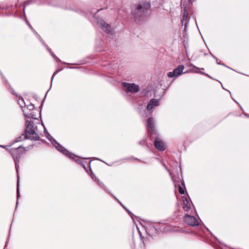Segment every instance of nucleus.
I'll list each match as a JSON object with an SVG mask.
<instances>
[{
    "mask_svg": "<svg viewBox=\"0 0 249 249\" xmlns=\"http://www.w3.org/2000/svg\"><path fill=\"white\" fill-rule=\"evenodd\" d=\"M150 7V3L147 2L136 4L134 9L132 10V15L136 20L139 19L142 17L143 13L148 10Z\"/></svg>",
    "mask_w": 249,
    "mask_h": 249,
    "instance_id": "nucleus-1",
    "label": "nucleus"
},
{
    "mask_svg": "<svg viewBox=\"0 0 249 249\" xmlns=\"http://www.w3.org/2000/svg\"><path fill=\"white\" fill-rule=\"evenodd\" d=\"M27 139L35 141L39 140L40 137L37 133V129H34L33 130H30V131L25 132V134H22L20 137L17 139V142L22 141Z\"/></svg>",
    "mask_w": 249,
    "mask_h": 249,
    "instance_id": "nucleus-2",
    "label": "nucleus"
},
{
    "mask_svg": "<svg viewBox=\"0 0 249 249\" xmlns=\"http://www.w3.org/2000/svg\"><path fill=\"white\" fill-rule=\"evenodd\" d=\"M34 108V105L30 104L28 105H26L23 107V108H21L25 116L26 117V119H36V117L35 116V115L34 114V112L32 111Z\"/></svg>",
    "mask_w": 249,
    "mask_h": 249,
    "instance_id": "nucleus-3",
    "label": "nucleus"
},
{
    "mask_svg": "<svg viewBox=\"0 0 249 249\" xmlns=\"http://www.w3.org/2000/svg\"><path fill=\"white\" fill-rule=\"evenodd\" d=\"M184 69V67L183 65H178L173 71L168 72L167 76L169 77H177L182 73Z\"/></svg>",
    "mask_w": 249,
    "mask_h": 249,
    "instance_id": "nucleus-4",
    "label": "nucleus"
},
{
    "mask_svg": "<svg viewBox=\"0 0 249 249\" xmlns=\"http://www.w3.org/2000/svg\"><path fill=\"white\" fill-rule=\"evenodd\" d=\"M36 119H26L25 125L26 128L25 132L27 131L33 130L34 129H37V126L36 125L34 120Z\"/></svg>",
    "mask_w": 249,
    "mask_h": 249,
    "instance_id": "nucleus-5",
    "label": "nucleus"
},
{
    "mask_svg": "<svg viewBox=\"0 0 249 249\" xmlns=\"http://www.w3.org/2000/svg\"><path fill=\"white\" fill-rule=\"evenodd\" d=\"M184 220L186 223L191 226H197L198 224L196 218L193 216L185 214Z\"/></svg>",
    "mask_w": 249,
    "mask_h": 249,
    "instance_id": "nucleus-6",
    "label": "nucleus"
},
{
    "mask_svg": "<svg viewBox=\"0 0 249 249\" xmlns=\"http://www.w3.org/2000/svg\"><path fill=\"white\" fill-rule=\"evenodd\" d=\"M123 86L126 89L128 92L132 93L137 92L139 91L140 88L139 86L135 84H129L127 83H123Z\"/></svg>",
    "mask_w": 249,
    "mask_h": 249,
    "instance_id": "nucleus-7",
    "label": "nucleus"
},
{
    "mask_svg": "<svg viewBox=\"0 0 249 249\" xmlns=\"http://www.w3.org/2000/svg\"><path fill=\"white\" fill-rule=\"evenodd\" d=\"M154 145L155 147L160 151H164L166 149L165 143L159 138L156 137L154 141Z\"/></svg>",
    "mask_w": 249,
    "mask_h": 249,
    "instance_id": "nucleus-8",
    "label": "nucleus"
},
{
    "mask_svg": "<svg viewBox=\"0 0 249 249\" xmlns=\"http://www.w3.org/2000/svg\"><path fill=\"white\" fill-rule=\"evenodd\" d=\"M147 124L148 131L154 134H156V131L155 129L153 119L152 118H149L147 119Z\"/></svg>",
    "mask_w": 249,
    "mask_h": 249,
    "instance_id": "nucleus-9",
    "label": "nucleus"
},
{
    "mask_svg": "<svg viewBox=\"0 0 249 249\" xmlns=\"http://www.w3.org/2000/svg\"><path fill=\"white\" fill-rule=\"evenodd\" d=\"M98 24L102 29L106 33L110 32V26L107 24L104 21L101 20L98 22Z\"/></svg>",
    "mask_w": 249,
    "mask_h": 249,
    "instance_id": "nucleus-10",
    "label": "nucleus"
},
{
    "mask_svg": "<svg viewBox=\"0 0 249 249\" xmlns=\"http://www.w3.org/2000/svg\"><path fill=\"white\" fill-rule=\"evenodd\" d=\"M159 105V100L156 99H151L148 105H147L146 109L148 110H151L154 107Z\"/></svg>",
    "mask_w": 249,
    "mask_h": 249,
    "instance_id": "nucleus-11",
    "label": "nucleus"
},
{
    "mask_svg": "<svg viewBox=\"0 0 249 249\" xmlns=\"http://www.w3.org/2000/svg\"><path fill=\"white\" fill-rule=\"evenodd\" d=\"M182 208L183 210L186 212H188L191 209L190 204L187 198L183 199Z\"/></svg>",
    "mask_w": 249,
    "mask_h": 249,
    "instance_id": "nucleus-12",
    "label": "nucleus"
},
{
    "mask_svg": "<svg viewBox=\"0 0 249 249\" xmlns=\"http://www.w3.org/2000/svg\"><path fill=\"white\" fill-rule=\"evenodd\" d=\"M17 102H18L21 109L26 105L23 98H21L20 97H18V99H17Z\"/></svg>",
    "mask_w": 249,
    "mask_h": 249,
    "instance_id": "nucleus-13",
    "label": "nucleus"
},
{
    "mask_svg": "<svg viewBox=\"0 0 249 249\" xmlns=\"http://www.w3.org/2000/svg\"><path fill=\"white\" fill-rule=\"evenodd\" d=\"M9 151V153L13 157V160H14L15 163H16V156H15V151L16 150L14 148H11L8 149Z\"/></svg>",
    "mask_w": 249,
    "mask_h": 249,
    "instance_id": "nucleus-14",
    "label": "nucleus"
},
{
    "mask_svg": "<svg viewBox=\"0 0 249 249\" xmlns=\"http://www.w3.org/2000/svg\"><path fill=\"white\" fill-rule=\"evenodd\" d=\"M188 14L186 10H184L182 15V20H186L188 18Z\"/></svg>",
    "mask_w": 249,
    "mask_h": 249,
    "instance_id": "nucleus-15",
    "label": "nucleus"
},
{
    "mask_svg": "<svg viewBox=\"0 0 249 249\" xmlns=\"http://www.w3.org/2000/svg\"><path fill=\"white\" fill-rule=\"evenodd\" d=\"M178 191L180 194H184L185 193L184 188L180 186L178 187Z\"/></svg>",
    "mask_w": 249,
    "mask_h": 249,
    "instance_id": "nucleus-16",
    "label": "nucleus"
},
{
    "mask_svg": "<svg viewBox=\"0 0 249 249\" xmlns=\"http://www.w3.org/2000/svg\"><path fill=\"white\" fill-rule=\"evenodd\" d=\"M57 149L60 151V152H64L65 150H64V148L62 147L61 145H58L56 146Z\"/></svg>",
    "mask_w": 249,
    "mask_h": 249,
    "instance_id": "nucleus-17",
    "label": "nucleus"
},
{
    "mask_svg": "<svg viewBox=\"0 0 249 249\" xmlns=\"http://www.w3.org/2000/svg\"><path fill=\"white\" fill-rule=\"evenodd\" d=\"M17 199L19 197V190H18V181L17 186Z\"/></svg>",
    "mask_w": 249,
    "mask_h": 249,
    "instance_id": "nucleus-18",
    "label": "nucleus"
},
{
    "mask_svg": "<svg viewBox=\"0 0 249 249\" xmlns=\"http://www.w3.org/2000/svg\"><path fill=\"white\" fill-rule=\"evenodd\" d=\"M194 68L195 69V71L196 72L199 73V69L198 68H196V67H194Z\"/></svg>",
    "mask_w": 249,
    "mask_h": 249,
    "instance_id": "nucleus-19",
    "label": "nucleus"
},
{
    "mask_svg": "<svg viewBox=\"0 0 249 249\" xmlns=\"http://www.w3.org/2000/svg\"><path fill=\"white\" fill-rule=\"evenodd\" d=\"M79 164H80L83 167H84V168H86L84 163L79 162Z\"/></svg>",
    "mask_w": 249,
    "mask_h": 249,
    "instance_id": "nucleus-20",
    "label": "nucleus"
},
{
    "mask_svg": "<svg viewBox=\"0 0 249 249\" xmlns=\"http://www.w3.org/2000/svg\"><path fill=\"white\" fill-rule=\"evenodd\" d=\"M20 148V146H19L18 148H17V152H18Z\"/></svg>",
    "mask_w": 249,
    "mask_h": 249,
    "instance_id": "nucleus-21",
    "label": "nucleus"
},
{
    "mask_svg": "<svg viewBox=\"0 0 249 249\" xmlns=\"http://www.w3.org/2000/svg\"><path fill=\"white\" fill-rule=\"evenodd\" d=\"M11 93H12L13 95H15V92H14V90H12L11 91Z\"/></svg>",
    "mask_w": 249,
    "mask_h": 249,
    "instance_id": "nucleus-22",
    "label": "nucleus"
},
{
    "mask_svg": "<svg viewBox=\"0 0 249 249\" xmlns=\"http://www.w3.org/2000/svg\"><path fill=\"white\" fill-rule=\"evenodd\" d=\"M182 185L183 186L184 188H185V184H184V182H182Z\"/></svg>",
    "mask_w": 249,
    "mask_h": 249,
    "instance_id": "nucleus-23",
    "label": "nucleus"
},
{
    "mask_svg": "<svg viewBox=\"0 0 249 249\" xmlns=\"http://www.w3.org/2000/svg\"><path fill=\"white\" fill-rule=\"evenodd\" d=\"M78 161H79V160H78V161H77V162L79 163L80 162H78Z\"/></svg>",
    "mask_w": 249,
    "mask_h": 249,
    "instance_id": "nucleus-24",
    "label": "nucleus"
},
{
    "mask_svg": "<svg viewBox=\"0 0 249 249\" xmlns=\"http://www.w3.org/2000/svg\"><path fill=\"white\" fill-rule=\"evenodd\" d=\"M78 161H79V160H78V161H77V162L79 163L80 162H78Z\"/></svg>",
    "mask_w": 249,
    "mask_h": 249,
    "instance_id": "nucleus-25",
    "label": "nucleus"
},
{
    "mask_svg": "<svg viewBox=\"0 0 249 249\" xmlns=\"http://www.w3.org/2000/svg\"><path fill=\"white\" fill-rule=\"evenodd\" d=\"M0 146L4 147V146H2V145H0Z\"/></svg>",
    "mask_w": 249,
    "mask_h": 249,
    "instance_id": "nucleus-26",
    "label": "nucleus"
},
{
    "mask_svg": "<svg viewBox=\"0 0 249 249\" xmlns=\"http://www.w3.org/2000/svg\"><path fill=\"white\" fill-rule=\"evenodd\" d=\"M9 90H10V87H9Z\"/></svg>",
    "mask_w": 249,
    "mask_h": 249,
    "instance_id": "nucleus-27",
    "label": "nucleus"
}]
</instances>
